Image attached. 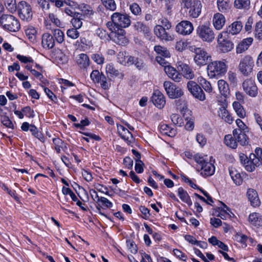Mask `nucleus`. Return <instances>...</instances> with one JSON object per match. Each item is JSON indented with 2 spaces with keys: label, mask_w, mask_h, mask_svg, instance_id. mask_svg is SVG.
<instances>
[{
  "label": "nucleus",
  "mask_w": 262,
  "mask_h": 262,
  "mask_svg": "<svg viewBox=\"0 0 262 262\" xmlns=\"http://www.w3.org/2000/svg\"><path fill=\"white\" fill-rule=\"evenodd\" d=\"M228 66L224 60H215L209 63L207 67L208 76L210 78H218L225 75Z\"/></svg>",
  "instance_id": "1"
},
{
  "label": "nucleus",
  "mask_w": 262,
  "mask_h": 262,
  "mask_svg": "<svg viewBox=\"0 0 262 262\" xmlns=\"http://www.w3.org/2000/svg\"><path fill=\"white\" fill-rule=\"evenodd\" d=\"M194 160L198 163V170L201 171V174L204 177L212 175L215 171V167L213 164L209 162L207 156H202L197 154Z\"/></svg>",
  "instance_id": "2"
},
{
  "label": "nucleus",
  "mask_w": 262,
  "mask_h": 262,
  "mask_svg": "<svg viewBox=\"0 0 262 262\" xmlns=\"http://www.w3.org/2000/svg\"><path fill=\"white\" fill-rule=\"evenodd\" d=\"M0 24L5 29L11 32H16L20 29L18 20L11 15L3 14L1 16Z\"/></svg>",
  "instance_id": "3"
},
{
  "label": "nucleus",
  "mask_w": 262,
  "mask_h": 262,
  "mask_svg": "<svg viewBox=\"0 0 262 262\" xmlns=\"http://www.w3.org/2000/svg\"><path fill=\"white\" fill-rule=\"evenodd\" d=\"M229 36L227 35V33L221 32L217 36V44L220 51L222 53H228L230 52L234 48L233 43L228 39Z\"/></svg>",
  "instance_id": "4"
},
{
  "label": "nucleus",
  "mask_w": 262,
  "mask_h": 262,
  "mask_svg": "<svg viewBox=\"0 0 262 262\" xmlns=\"http://www.w3.org/2000/svg\"><path fill=\"white\" fill-rule=\"evenodd\" d=\"M195 54L193 57L194 62L199 66L206 64L211 59V56L204 49L201 48H194L192 51Z\"/></svg>",
  "instance_id": "5"
},
{
  "label": "nucleus",
  "mask_w": 262,
  "mask_h": 262,
  "mask_svg": "<svg viewBox=\"0 0 262 262\" xmlns=\"http://www.w3.org/2000/svg\"><path fill=\"white\" fill-rule=\"evenodd\" d=\"M254 65V61L252 57L246 55L240 60L238 70L242 74L247 76L252 72Z\"/></svg>",
  "instance_id": "6"
},
{
  "label": "nucleus",
  "mask_w": 262,
  "mask_h": 262,
  "mask_svg": "<svg viewBox=\"0 0 262 262\" xmlns=\"http://www.w3.org/2000/svg\"><path fill=\"white\" fill-rule=\"evenodd\" d=\"M19 17L24 20L29 21L32 19L33 13L31 6L25 1H21L17 4Z\"/></svg>",
  "instance_id": "7"
},
{
  "label": "nucleus",
  "mask_w": 262,
  "mask_h": 262,
  "mask_svg": "<svg viewBox=\"0 0 262 262\" xmlns=\"http://www.w3.org/2000/svg\"><path fill=\"white\" fill-rule=\"evenodd\" d=\"M111 19L118 28H126L130 25V17L126 14L115 12L112 14Z\"/></svg>",
  "instance_id": "8"
},
{
  "label": "nucleus",
  "mask_w": 262,
  "mask_h": 262,
  "mask_svg": "<svg viewBox=\"0 0 262 262\" xmlns=\"http://www.w3.org/2000/svg\"><path fill=\"white\" fill-rule=\"evenodd\" d=\"M196 33L204 41L211 42L214 39V34L212 29L206 25L199 26L196 29Z\"/></svg>",
  "instance_id": "9"
},
{
  "label": "nucleus",
  "mask_w": 262,
  "mask_h": 262,
  "mask_svg": "<svg viewBox=\"0 0 262 262\" xmlns=\"http://www.w3.org/2000/svg\"><path fill=\"white\" fill-rule=\"evenodd\" d=\"M163 86L167 94L170 98H178L183 95L182 90L170 81H165Z\"/></svg>",
  "instance_id": "10"
},
{
  "label": "nucleus",
  "mask_w": 262,
  "mask_h": 262,
  "mask_svg": "<svg viewBox=\"0 0 262 262\" xmlns=\"http://www.w3.org/2000/svg\"><path fill=\"white\" fill-rule=\"evenodd\" d=\"M187 88L189 92L196 99L200 101H204L206 99L205 95L201 87L193 81H189L187 84Z\"/></svg>",
  "instance_id": "11"
},
{
  "label": "nucleus",
  "mask_w": 262,
  "mask_h": 262,
  "mask_svg": "<svg viewBox=\"0 0 262 262\" xmlns=\"http://www.w3.org/2000/svg\"><path fill=\"white\" fill-rule=\"evenodd\" d=\"M193 30L192 24L188 20H182L176 25L175 28L177 33L183 36L190 34Z\"/></svg>",
  "instance_id": "12"
},
{
  "label": "nucleus",
  "mask_w": 262,
  "mask_h": 262,
  "mask_svg": "<svg viewBox=\"0 0 262 262\" xmlns=\"http://www.w3.org/2000/svg\"><path fill=\"white\" fill-rule=\"evenodd\" d=\"M243 88L246 93L251 97H255L257 94V88L254 80L251 78L247 79L243 82Z\"/></svg>",
  "instance_id": "13"
},
{
  "label": "nucleus",
  "mask_w": 262,
  "mask_h": 262,
  "mask_svg": "<svg viewBox=\"0 0 262 262\" xmlns=\"http://www.w3.org/2000/svg\"><path fill=\"white\" fill-rule=\"evenodd\" d=\"M166 29L160 25H156L154 28L155 35L160 39L166 41H172L174 39V35L170 34L166 31Z\"/></svg>",
  "instance_id": "14"
},
{
  "label": "nucleus",
  "mask_w": 262,
  "mask_h": 262,
  "mask_svg": "<svg viewBox=\"0 0 262 262\" xmlns=\"http://www.w3.org/2000/svg\"><path fill=\"white\" fill-rule=\"evenodd\" d=\"M260 164L259 159L255 154H251L249 158L244 163L243 166L247 171L251 172L255 169L256 167L259 166Z\"/></svg>",
  "instance_id": "15"
},
{
  "label": "nucleus",
  "mask_w": 262,
  "mask_h": 262,
  "mask_svg": "<svg viewBox=\"0 0 262 262\" xmlns=\"http://www.w3.org/2000/svg\"><path fill=\"white\" fill-rule=\"evenodd\" d=\"M151 101L154 105L159 108L164 107L166 103L164 95L158 90L154 91L151 97Z\"/></svg>",
  "instance_id": "16"
},
{
  "label": "nucleus",
  "mask_w": 262,
  "mask_h": 262,
  "mask_svg": "<svg viewBox=\"0 0 262 262\" xmlns=\"http://www.w3.org/2000/svg\"><path fill=\"white\" fill-rule=\"evenodd\" d=\"M117 128L118 132L120 137L126 142L128 144L132 143L134 139L131 133L123 125H118Z\"/></svg>",
  "instance_id": "17"
},
{
  "label": "nucleus",
  "mask_w": 262,
  "mask_h": 262,
  "mask_svg": "<svg viewBox=\"0 0 262 262\" xmlns=\"http://www.w3.org/2000/svg\"><path fill=\"white\" fill-rule=\"evenodd\" d=\"M164 71L167 76L177 82H180L182 78V74L179 73L177 70L170 64L166 66Z\"/></svg>",
  "instance_id": "18"
},
{
  "label": "nucleus",
  "mask_w": 262,
  "mask_h": 262,
  "mask_svg": "<svg viewBox=\"0 0 262 262\" xmlns=\"http://www.w3.org/2000/svg\"><path fill=\"white\" fill-rule=\"evenodd\" d=\"M243 28V24L240 21H236L232 23L227 28L226 30L222 32L227 33V35L230 34L234 35L239 33Z\"/></svg>",
  "instance_id": "19"
},
{
  "label": "nucleus",
  "mask_w": 262,
  "mask_h": 262,
  "mask_svg": "<svg viewBox=\"0 0 262 262\" xmlns=\"http://www.w3.org/2000/svg\"><path fill=\"white\" fill-rule=\"evenodd\" d=\"M247 195L251 205L253 207L259 206L260 201L257 191L253 188H249L247 190Z\"/></svg>",
  "instance_id": "20"
},
{
  "label": "nucleus",
  "mask_w": 262,
  "mask_h": 262,
  "mask_svg": "<svg viewBox=\"0 0 262 262\" xmlns=\"http://www.w3.org/2000/svg\"><path fill=\"white\" fill-rule=\"evenodd\" d=\"M245 133L246 131H243L241 129H234L233 131V136L234 137L237 143H239L243 146L248 144V138Z\"/></svg>",
  "instance_id": "21"
},
{
  "label": "nucleus",
  "mask_w": 262,
  "mask_h": 262,
  "mask_svg": "<svg viewBox=\"0 0 262 262\" xmlns=\"http://www.w3.org/2000/svg\"><path fill=\"white\" fill-rule=\"evenodd\" d=\"M134 27L138 32L142 33L148 38L151 35V30L149 27L141 21H137L134 24Z\"/></svg>",
  "instance_id": "22"
},
{
  "label": "nucleus",
  "mask_w": 262,
  "mask_h": 262,
  "mask_svg": "<svg viewBox=\"0 0 262 262\" xmlns=\"http://www.w3.org/2000/svg\"><path fill=\"white\" fill-rule=\"evenodd\" d=\"M124 34L125 31L124 30L118 28L117 31L114 33V36H113L114 41L117 44L125 45L128 41Z\"/></svg>",
  "instance_id": "23"
},
{
  "label": "nucleus",
  "mask_w": 262,
  "mask_h": 262,
  "mask_svg": "<svg viewBox=\"0 0 262 262\" xmlns=\"http://www.w3.org/2000/svg\"><path fill=\"white\" fill-rule=\"evenodd\" d=\"M202 4L199 1H194L191 6L189 7V16L192 18H197L201 12Z\"/></svg>",
  "instance_id": "24"
},
{
  "label": "nucleus",
  "mask_w": 262,
  "mask_h": 262,
  "mask_svg": "<svg viewBox=\"0 0 262 262\" xmlns=\"http://www.w3.org/2000/svg\"><path fill=\"white\" fill-rule=\"evenodd\" d=\"M226 22V19L223 14L216 13L213 17L212 23L214 28L218 30L222 29Z\"/></svg>",
  "instance_id": "25"
},
{
  "label": "nucleus",
  "mask_w": 262,
  "mask_h": 262,
  "mask_svg": "<svg viewBox=\"0 0 262 262\" xmlns=\"http://www.w3.org/2000/svg\"><path fill=\"white\" fill-rule=\"evenodd\" d=\"M178 70L181 71L184 77L188 79L194 78V74L190 67L186 64L181 63L178 67Z\"/></svg>",
  "instance_id": "26"
},
{
  "label": "nucleus",
  "mask_w": 262,
  "mask_h": 262,
  "mask_svg": "<svg viewBox=\"0 0 262 262\" xmlns=\"http://www.w3.org/2000/svg\"><path fill=\"white\" fill-rule=\"evenodd\" d=\"M42 45L43 48L52 49L55 45V39L53 36L48 33L42 35Z\"/></svg>",
  "instance_id": "27"
},
{
  "label": "nucleus",
  "mask_w": 262,
  "mask_h": 262,
  "mask_svg": "<svg viewBox=\"0 0 262 262\" xmlns=\"http://www.w3.org/2000/svg\"><path fill=\"white\" fill-rule=\"evenodd\" d=\"M91 195L92 198H93V194L92 192L95 194V198H94V201H96L97 203H100L101 205L106 208H110L112 207L113 204L111 202H110L107 199L104 197H99L94 189H91L90 191Z\"/></svg>",
  "instance_id": "28"
},
{
  "label": "nucleus",
  "mask_w": 262,
  "mask_h": 262,
  "mask_svg": "<svg viewBox=\"0 0 262 262\" xmlns=\"http://www.w3.org/2000/svg\"><path fill=\"white\" fill-rule=\"evenodd\" d=\"M126 58L127 63L128 65L134 64L139 70H143L145 68V64L141 59L132 56H127Z\"/></svg>",
  "instance_id": "29"
},
{
  "label": "nucleus",
  "mask_w": 262,
  "mask_h": 262,
  "mask_svg": "<svg viewBox=\"0 0 262 262\" xmlns=\"http://www.w3.org/2000/svg\"><path fill=\"white\" fill-rule=\"evenodd\" d=\"M106 73L108 76L112 77H119L122 78L123 74L120 72V71L116 69L112 63H108L106 66Z\"/></svg>",
  "instance_id": "30"
},
{
  "label": "nucleus",
  "mask_w": 262,
  "mask_h": 262,
  "mask_svg": "<svg viewBox=\"0 0 262 262\" xmlns=\"http://www.w3.org/2000/svg\"><path fill=\"white\" fill-rule=\"evenodd\" d=\"M252 41L253 39L252 38H248L240 42L236 48V53L241 54L247 50L252 43Z\"/></svg>",
  "instance_id": "31"
},
{
  "label": "nucleus",
  "mask_w": 262,
  "mask_h": 262,
  "mask_svg": "<svg viewBox=\"0 0 262 262\" xmlns=\"http://www.w3.org/2000/svg\"><path fill=\"white\" fill-rule=\"evenodd\" d=\"M217 86L220 93L225 97H227L230 93V89L227 82L223 79L219 80L217 81Z\"/></svg>",
  "instance_id": "32"
},
{
  "label": "nucleus",
  "mask_w": 262,
  "mask_h": 262,
  "mask_svg": "<svg viewBox=\"0 0 262 262\" xmlns=\"http://www.w3.org/2000/svg\"><path fill=\"white\" fill-rule=\"evenodd\" d=\"M78 9L82 12V13L80 14L82 15L83 18L85 16L91 17L94 14L92 7L85 4H80Z\"/></svg>",
  "instance_id": "33"
},
{
  "label": "nucleus",
  "mask_w": 262,
  "mask_h": 262,
  "mask_svg": "<svg viewBox=\"0 0 262 262\" xmlns=\"http://www.w3.org/2000/svg\"><path fill=\"white\" fill-rule=\"evenodd\" d=\"M76 62L81 68H85L89 66L90 60L85 54H80L77 57Z\"/></svg>",
  "instance_id": "34"
},
{
  "label": "nucleus",
  "mask_w": 262,
  "mask_h": 262,
  "mask_svg": "<svg viewBox=\"0 0 262 262\" xmlns=\"http://www.w3.org/2000/svg\"><path fill=\"white\" fill-rule=\"evenodd\" d=\"M178 194L180 199L185 203H186L188 205L191 206L192 204V202L186 191L184 190V189L180 187L178 190Z\"/></svg>",
  "instance_id": "35"
},
{
  "label": "nucleus",
  "mask_w": 262,
  "mask_h": 262,
  "mask_svg": "<svg viewBox=\"0 0 262 262\" xmlns=\"http://www.w3.org/2000/svg\"><path fill=\"white\" fill-rule=\"evenodd\" d=\"M54 148L58 154L60 153L61 150H64L67 149L65 143L58 138H54L52 139Z\"/></svg>",
  "instance_id": "36"
},
{
  "label": "nucleus",
  "mask_w": 262,
  "mask_h": 262,
  "mask_svg": "<svg viewBox=\"0 0 262 262\" xmlns=\"http://www.w3.org/2000/svg\"><path fill=\"white\" fill-rule=\"evenodd\" d=\"M198 82L207 93H211L213 91L212 87L209 81L202 76L198 78Z\"/></svg>",
  "instance_id": "37"
},
{
  "label": "nucleus",
  "mask_w": 262,
  "mask_h": 262,
  "mask_svg": "<svg viewBox=\"0 0 262 262\" xmlns=\"http://www.w3.org/2000/svg\"><path fill=\"white\" fill-rule=\"evenodd\" d=\"M249 222L255 226H260L262 225V218L257 213H253L249 216Z\"/></svg>",
  "instance_id": "38"
},
{
  "label": "nucleus",
  "mask_w": 262,
  "mask_h": 262,
  "mask_svg": "<svg viewBox=\"0 0 262 262\" xmlns=\"http://www.w3.org/2000/svg\"><path fill=\"white\" fill-rule=\"evenodd\" d=\"M159 129L162 134L170 137L174 136L176 134V130L170 127L167 124H161L159 126Z\"/></svg>",
  "instance_id": "39"
},
{
  "label": "nucleus",
  "mask_w": 262,
  "mask_h": 262,
  "mask_svg": "<svg viewBox=\"0 0 262 262\" xmlns=\"http://www.w3.org/2000/svg\"><path fill=\"white\" fill-rule=\"evenodd\" d=\"M217 5L219 10L222 12L228 11L231 6L229 0H217Z\"/></svg>",
  "instance_id": "40"
},
{
  "label": "nucleus",
  "mask_w": 262,
  "mask_h": 262,
  "mask_svg": "<svg viewBox=\"0 0 262 262\" xmlns=\"http://www.w3.org/2000/svg\"><path fill=\"white\" fill-rule=\"evenodd\" d=\"M154 50L159 55L158 56L164 58H169L170 56V52L167 48L164 47L160 45L155 46L154 47Z\"/></svg>",
  "instance_id": "41"
},
{
  "label": "nucleus",
  "mask_w": 262,
  "mask_h": 262,
  "mask_svg": "<svg viewBox=\"0 0 262 262\" xmlns=\"http://www.w3.org/2000/svg\"><path fill=\"white\" fill-rule=\"evenodd\" d=\"M224 142L227 146L232 148H236L237 146V141L231 135H227L225 136Z\"/></svg>",
  "instance_id": "42"
},
{
  "label": "nucleus",
  "mask_w": 262,
  "mask_h": 262,
  "mask_svg": "<svg viewBox=\"0 0 262 262\" xmlns=\"http://www.w3.org/2000/svg\"><path fill=\"white\" fill-rule=\"evenodd\" d=\"M4 4L7 10L10 13H14L17 9L16 0H5Z\"/></svg>",
  "instance_id": "43"
},
{
  "label": "nucleus",
  "mask_w": 262,
  "mask_h": 262,
  "mask_svg": "<svg viewBox=\"0 0 262 262\" xmlns=\"http://www.w3.org/2000/svg\"><path fill=\"white\" fill-rule=\"evenodd\" d=\"M176 104L177 109L182 113L185 114L188 110V104L187 101L183 99H180L176 101Z\"/></svg>",
  "instance_id": "44"
},
{
  "label": "nucleus",
  "mask_w": 262,
  "mask_h": 262,
  "mask_svg": "<svg viewBox=\"0 0 262 262\" xmlns=\"http://www.w3.org/2000/svg\"><path fill=\"white\" fill-rule=\"evenodd\" d=\"M224 205V208L221 209L218 216H220L223 220H226L231 217V214H233L231 212L230 209L225 204Z\"/></svg>",
  "instance_id": "45"
},
{
  "label": "nucleus",
  "mask_w": 262,
  "mask_h": 262,
  "mask_svg": "<svg viewBox=\"0 0 262 262\" xmlns=\"http://www.w3.org/2000/svg\"><path fill=\"white\" fill-rule=\"evenodd\" d=\"M233 107L236 114L241 118H244L246 113L244 108L238 102H234Z\"/></svg>",
  "instance_id": "46"
},
{
  "label": "nucleus",
  "mask_w": 262,
  "mask_h": 262,
  "mask_svg": "<svg viewBox=\"0 0 262 262\" xmlns=\"http://www.w3.org/2000/svg\"><path fill=\"white\" fill-rule=\"evenodd\" d=\"M26 34L29 40L34 42L36 40L37 31L33 27H28L25 31Z\"/></svg>",
  "instance_id": "47"
},
{
  "label": "nucleus",
  "mask_w": 262,
  "mask_h": 262,
  "mask_svg": "<svg viewBox=\"0 0 262 262\" xmlns=\"http://www.w3.org/2000/svg\"><path fill=\"white\" fill-rule=\"evenodd\" d=\"M250 4V0H235L234 5L237 9H247Z\"/></svg>",
  "instance_id": "48"
},
{
  "label": "nucleus",
  "mask_w": 262,
  "mask_h": 262,
  "mask_svg": "<svg viewBox=\"0 0 262 262\" xmlns=\"http://www.w3.org/2000/svg\"><path fill=\"white\" fill-rule=\"evenodd\" d=\"M254 33L256 38L259 40L262 39V21H259L256 23Z\"/></svg>",
  "instance_id": "49"
},
{
  "label": "nucleus",
  "mask_w": 262,
  "mask_h": 262,
  "mask_svg": "<svg viewBox=\"0 0 262 262\" xmlns=\"http://www.w3.org/2000/svg\"><path fill=\"white\" fill-rule=\"evenodd\" d=\"M53 36L55 40L59 43L64 41V34L60 29H57L54 30Z\"/></svg>",
  "instance_id": "50"
},
{
  "label": "nucleus",
  "mask_w": 262,
  "mask_h": 262,
  "mask_svg": "<svg viewBox=\"0 0 262 262\" xmlns=\"http://www.w3.org/2000/svg\"><path fill=\"white\" fill-rule=\"evenodd\" d=\"M83 18L82 16L74 17L72 19L71 22L74 27V28L78 29L82 26V20Z\"/></svg>",
  "instance_id": "51"
},
{
  "label": "nucleus",
  "mask_w": 262,
  "mask_h": 262,
  "mask_svg": "<svg viewBox=\"0 0 262 262\" xmlns=\"http://www.w3.org/2000/svg\"><path fill=\"white\" fill-rule=\"evenodd\" d=\"M104 7L108 10L114 11L116 9V5L114 0H101Z\"/></svg>",
  "instance_id": "52"
},
{
  "label": "nucleus",
  "mask_w": 262,
  "mask_h": 262,
  "mask_svg": "<svg viewBox=\"0 0 262 262\" xmlns=\"http://www.w3.org/2000/svg\"><path fill=\"white\" fill-rule=\"evenodd\" d=\"M30 130L33 136H34L41 142H44V138L42 134L38 131L36 126L31 125Z\"/></svg>",
  "instance_id": "53"
},
{
  "label": "nucleus",
  "mask_w": 262,
  "mask_h": 262,
  "mask_svg": "<svg viewBox=\"0 0 262 262\" xmlns=\"http://www.w3.org/2000/svg\"><path fill=\"white\" fill-rule=\"evenodd\" d=\"M129 10L135 15H139L141 14V9L137 3H133L129 6Z\"/></svg>",
  "instance_id": "54"
},
{
  "label": "nucleus",
  "mask_w": 262,
  "mask_h": 262,
  "mask_svg": "<svg viewBox=\"0 0 262 262\" xmlns=\"http://www.w3.org/2000/svg\"><path fill=\"white\" fill-rule=\"evenodd\" d=\"M102 73H100L98 70H94L91 73L90 77L93 81L95 83H99L101 80V75Z\"/></svg>",
  "instance_id": "55"
},
{
  "label": "nucleus",
  "mask_w": 262,
  "mask_h": 262,
  "mask_svg": "<svg viewBox=\"0 0 262 262\" xmlns=\"http://www.w3.org/2000/svg\"><path fill=\"white\" fill-rule=\"evenodd\" d=\"M67 35L69 37L73 39H77L79 36V33L77 29L72 28L69 29L67 31Z\"/></svg>",
  "instance_id": "56"
},
{
  "label": "nucleus",
  "mask_w": 262,
  "mask_h": 262,
  "mask_svg": "<svg viewBox=\"0 0 262 262\" xmlns=\"http://www.w3.org/2000/svg\"><path fill=\"white\" fill-rule=\"evenodd\" d=\"M187 46V42L181 40L176 43L175 49L179 52H182L186 49Z\"/></svg>",
  "instance_id": "57"
},
{
  "label": "nucleus",
  "mask_w": 262,
  "mask_h": 262,
  "mask_svg": "<svg viewBox=\"0 0 262 262\" xmlns=\"http://www.w3.org/2000/svg\"><path fill=\"white\" fill-rule=\"evenodd\" d=\"M1 123L3 124V125L8 128L11 129L13 128L14 125L8 116L5 115L2 116L1 118Z\"/></svg>",
  "instance_id": "58"
},
{
  "label": "nucleus",
  "mask_w": 262,
  "mask_h": 262,
  "mask_svg": "<svg viewBox=\"0 0 262 262\" xmlns=\"http://www.w3.org/2000/svg\"><path fill=\"white\" fill-rule=\"evenodd\" d=\"M92 59L97 64H101L104 63V58L101 54L96 53L92 56Z\"/></svg>",
  "instance_id": "59"
},
{
  "label": "nucleus",
  "mask_w": 262,
  "mask_h": 262,
  "mask_svg": "<svg viewBox=\"0 0 262 262\" xmlns=\"http://www.w3.org/2000/svg\"><path fill=\"white\" fill-rule=\"evenodd\" d=\"M234 239L238 242L242 244H245L247 239V237L241 233H236L234 236Z\"/></svg>",
  "instance_id": "60"
},
{
  "label": "nucleus",
  "mask_w": 262,
  "mask_h": 262,
  "mask_svg": "<svg viewBox=\"0 0 262 262\" xmlns=\"http://www.w3.org/2000/svg\"><path fill=\"white\" fill-rule=\"evenodd\" d=\"M159 25L164 27L167 30H169L171 28V23L166 18H162L159 20Z\"/></svg>",
  "instance_id": "61"
},
{
  "label": "nucleus",
  "mask_w": 262,
  "mask_h": 262,
  "mask_svg": "<svg viewBox=\"0 0 262 262\" xmlns=\"http://www.w3.org/2000/svg\"><path fill=\"white\" fill-rule=\"evenodd\" d=\"M171 119L172 122L175 125L181 126L182 124V118L180 117L179 115L176 114H172L171 116Z\"/></svg>",
  "instance_id": "62"
},
{
  "label": "nucleus",
  "mask_w": 262,
  "mask_h": 262,
  "mask_svg": "<svg viewBox=\"0 0 262 262\" xmlns=\"http://www.w3.org/2000/svg\"><path fill=\"white\" fill-rule=\"evenodd\" d=\"M173 254L174 255L178 258H179L180 259L186 261L187 256L186 255L183 253L182 251L178 249H174L173 251Z\"/></svg>",
  "instance_id": "63"
},
{
  "label": "nucleus",
  "mask_w": 262,
  "mask_h": 262,
  "mask_svg": "<svg viewBox=\"0 0 262 262\" xmlns=\"http://www.w3.org/2000/svg\"><path fill=\"white\" fill-rule=\"evenodd\" d=\"M127 246L130 249V252L132 253L135 254L137 252L138 249L136 245L135 244V243L133 241H127Z\"/></svg>",
  "instance_id": "64"
}]
</instances>
